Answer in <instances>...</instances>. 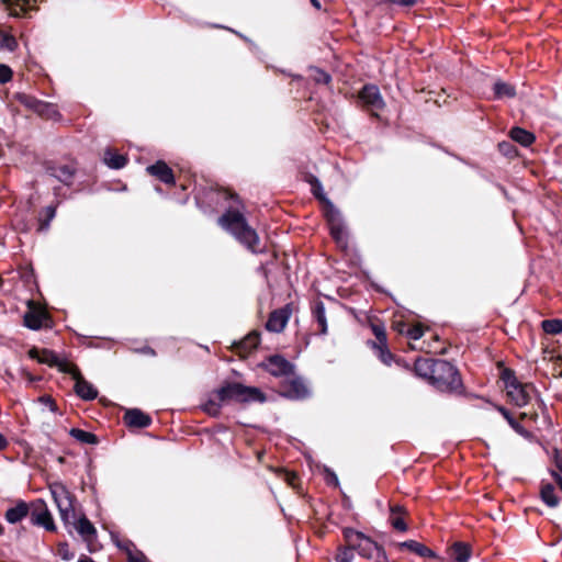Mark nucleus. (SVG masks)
<instances>
[{
    "label": "nucleus",
    "mask_w": 562,
    "mask_h": 562,
    "mask_svg": "<svg viewBox=\"0 0 562 562\" xmlns=\"http://www.w3.org/2000/svg\"><path fill=\"white\" fill-rule=\"evenodd\" d=\"M225 200H233V203L218 217V225L228 234H231L240 245H243L251 254H262L266 251L265 245L261 244L260 237L255 228H252L240 209L237 196L227 190L222 192Z\"/></svg>",
    "instance_id": "obj_1"
},
{
    "label": "nucleus",
    "mask_w": 562,
    "mask_h": 562,
    "mask_svg": "<svg viewBox=\"0 0 562 562\" xmlns=\"http://www.w3.org/2000/svg\"><path fill=\"white\" fill-rule=\"evenodd\" d=\"M267 397L256 386H246L239 382H224L218 389L210 393L202 409L210 416L216 417L221 413L222 405L228 402L236 403H263Z\"/></svg>",
    "instance_id": "obj_2"
},
{
    "label": "nucleus",
    "mask_w": 562,
    "mask_h": 562,
    "mask_svg": "<svg viewBox=\"0 0 562 562\" xmlns=\"http://www.w3.org/2000/svg\"><path fill=\"white\" fill-rule=\"evenodd\" d=\"M50 493L58 508L59 515L64 524H74L78 533L87 542H91L97 538V529L91 521L82 515L76 520L74 508V496L61 483L50 485Z\"/></svg>",
    "instance_id": "obj_3"
},
{
    "label": "nucleus",
    "mask_w": 562,
    "mask_h": 562,
    "mask_svg": "<svg viewBox=\"0 0 562 562\" xmlns=\"http://www.w3.org/2000/svg\"><path fill=\"white\" fill-rule=\"evenodd\" d=\"M346 543L358 552L364 559L374 562H387V555L384 549L364 533L351 528L344 530Z\"/></svg>",
    "instance_id": "obj_4"
},
{
    "label": "nucleus",
    "mask_w": 562,
    "mask_h": 562,
    "mask_svg": "<svg viewBox=\"0 0 562 562\" xmlns=\"http://www.w3.org/2000/svg\"><path fill=\"white\" fill-rule=\"evenodd\" d=\"M430 383L440 392L456 393L462 389L458 369L442 359H436Z\"/></svg>",
    "instance_id": "obj_5"
},
{
    "label": "nucleus",
    "mask_w": 562,
    "mask_h": 562,
    "mask_svg": "<svg viewBox=\"0 0 562 562\" xmlns=\"http://www.w3.org/2000/svg\"><path fill=\"white\" fill-rule=\"evenodd\" d=\"M503 379L507 395L516 406L521 407L530 402L535 392L532 385L520 383L512 371H505Z\"/></svg>",
    "instance_id": "obj_6"
},
{
    "label": "nucleus",
    "mask_w": 562,
    "mask_h": 562,
    "mask_svg": "<svg viewBox=\"0 0 562 562\" xmlns=\"http://www.w3.org/2000/svg\"><path fill=\"white\" fill-rule=\"evenodd\" d=\"M325 216L330 229V235L336 240V243L340 246L347 245V229L344 224L342 216L340 212L335 207V205L327 201V209H325Z\"/></svg>",
    "instance_id": "obj_7"
},
{
    "label": "nucleus",
    "mask_w": 562,
    "mask_h": 562,
    "mask_svg": "<svg viewBox=\"0 0 562 562\" xmlns=\"http://www.w3.org/2000/svg\"><path fill=\"white\" fill-rule=\"evenodd\" d=\"M16 98L25 108L34 111L45 119L56 120L60 116L57 106L53 103L38 100L35 97L25 93H19Z\"/></svg>",
    "instance_id": "obj_8"
},
{
    "label": "nucleus",
    "mask_w": 562,
    "mask_h": 562,
    "mask_svg": "<svg viewBox=\"0 0 562 562\" xmlns=\"http://www.w3.org/2000/svg\"><path fill=\"white\" fill-rule=\"evenodd\" d=\"M30 519L34 526L43 527L47 531L56 530L53 516L43 499H36L31 503Z\"/></svg>",
    "instance_id": "obj_9"
},
{
    "label": "nucleus",
    "mask_w": 562,
    "mask_h": 562,
    "mask_svg": "<svg viewBox=\"0 0 562 562\" xmlns=\"http://www.w3.org/2000/svg\"><path fill=\"white\" fill-rule=\"evenodd\" d=\"M266 371L273 376H290L294 373V364L283 356L273 355L268 357L261 364Z\"/></svg>",
    "instance_id": "obj_10"
},
{
    "label": "nucleus",
    "mask_w": 562,
    "mask_h": 562,
    "mask_svg": "<svg viewBox=\"0 0 562 562\" xmlns=\"http://www.w3.org/2000/svg\"><path fill=\"white\" fill-rule=\"evenodd\" d=\"M359 99L364 105L372 110H380L384 106L380 90L374 85H366L359 93Z\"/></svg>",
    "instance_id": "obj_11"
},
{
    "label": "nucleus",
    "mask_w": 562,
    "mask_h": 562,
    "mask_svg": "<svg viewBox=\"0 0 562 562\" xmlns=\"http://www.w3.org/2000/svg\"><path fill=\"white\" fill-rule=\"evenodd\" d=\"M283 395L291 400H304L311 395V392L302 378H293L285 385Z\"/></svg>",
    "instance_id": "obj_12"
},
{
    "label": "nucleus",
    "mask_w": 562,
    "mask_h": 562,
    "mask_svg": "<svg viewBox=\"0 0 562 562\" xmlns=\"http://www.w3.org/2000/svg\"><path fill=\"white\" fill-rule=\"evenodd\" d=\"M47 172L64 184L70 186L76 173V168L72 165H53L47 167Z\"/></svg>",
    "instance_id": "obj_13"
},
{
    "label": "nucleus",
    "mask_w": 562,
    "mask_h": 562,
    "mask_svg": "<svg viewBox=\"0 0 562 562\" xmlns=\"http://www.w3.org/2000/svg\"><path fill=\"white\" fill-rule=\"evenodd\" d=\"M290 317V312L286 308H280L271 312L266 328L272 333H280L284 329Z\"/></svg>",
    "instance_id": "obj_14"
},
{
    "label": "nucleus",
    "mask_w": 562,
    "mask_h": 562,
    "mask_svg": "<svg viewBox=\"0 0 562 562\" xmlns=\"http://www.w3.org/2000/svg\"><path fill=\"white\" fill-rule=\"evenodd\" d=\"M146 171L166 184L175 183V176L171 168L165 161H157L146 168Z\"/></svg>",
    "instance_id": "obj_15"
},
{
    "label": "nucleus",
    "mask_w": 562,
    "mask_h": 562,
    "mask_svg": "<svg viewBox=\"0 0 562 562\" xmlns=\"http://www.w3.org/2000/svg\"><path fill=\"white\" fill-rule=\"evenodd\" d=\"M124 420L126 425L137 428H146L151 424V418L138 408L127 409Z\"/></svg>",
    "instance_id": "obj_16"
},
{
    "label": "nucleus",
    "mask_w": 562,
    "mask_h": 562,
    "mask_svg": "<svg viewBox=\"0 0 562 562\" xmlns=\"http://www.w3.org/2000/svg\"><path fill=\"white\" fill-rule=\"evenodd\" d=\"M111 539L114 544L122 551L126 552L128 557V562L134 561V559H145L146 557L136 550L135 544L128 539H120L119 535L112 532Z\"/></svg>",
    "instance_id": "obj_17"
},
{
    "label": "nucleus",
    "mask_w": 562,
    "mask_h": 562,
    "mask_svg": "<svg viewBox=\"0 0 562 562\" xmlns=\"http://www.w3.org/2000/svg\"><path fill=\"white\" fill-rule=\"evenodd\" d=\"M31 505L24 501H19L14 507L7 509L4 518L9 524H16L22 521L30 515Z\"/></svg>",
    "instance_id": "obj_18"
},
{
    "label": "nucleus",
    "mask_w": 562,
    "mask_h": 562,
    "mask_svg": "<svg viewBox=\"0 0 562 562\" xmlns=\"http://www.w3.org/2000/svg\"><path fill=\"white\" fill-rule=\"evenodd\" d=\"M75 392L85 401H92L98 396V390L85 380L82 375L75 380Z\"/></svg>",
    "instance_id": "obj_19"
},
{
    "label": "nucleus",
    "mask_w": 562,
    "mask_h": 562,
    "mask_svg": "<svg viewBox=\"0 0 562 562\" xmlns=\"http://www.w3.org/2000/svg\"><path fill=\"white\" fill-rule=\"evenodd\" d=\"M29 356L32 359H36L41 363H46L50 367H56L58 363L59 357L52 350L43 349L38 350L36 348H32L29 351Z\"/></svg>",
    "instance_id": "obj_20"
},
{
    "label": "nucleus",
    "mask_w": 562,
    "mask_h": 562,
    "mask_svg": "<svg viewBox=\"0 0 562 562\" xmlns=\"http://www.w3.org/2000/svg\"><path fill=\"white\" fill-rule=\"evenodd\" d=\"M396 547L400 549V550H408L411 552H414L416 553L417 555L419 557H435V553L429 549L427 548L426 546H424L423 543L418 542V541H415V540H406V541H403V542H398L396 544Z\"/></svg>",
    "instance_id": "obj_21"
},
{
    "label": "nucleus",
    "mask_w": 562,
    "mask_h": 562,
    "mask_svg": "<svg viewBox=\"0 0 562 562\" xmlns=\"http://www.w3.org/2000/svg\"><path fill=\"white\" fill-rule=\"evenodd\" d=\"M312 315L319 327V334H327V319L325 314V305L322 301L317 300L312 305Z\"/></svg>",
    "instance_id": "obj_22"
},
{
    "label": "nucleus",
    "mask_w": 562,
    "mask_h": 562,
    "mask_svg": "<svg viewBox=\"0 0 562 562\" xmlns=\"http://www.w3.org/2000/svg\"><path fill=\"white\" fill-rule=\"evenodd\" d=\"M436 360L434 359H417L414 366L415 372L418 376L431 381L432 371L435 370Z\"/></svg>",
    "instance_id": "obj_23"
},
{
    "label": "nucleus",
    "mask_w": 562,
    "mask_h": 562,
    "mask_svg": "<svg viewBox=\"0 0 562 562\" xmlns=\"http://www.w3.org/2000/svg\"><path fill=\"white\" fill-rule=\"evenodd\" d=\"M403 515H404V509L402 506L400 505H394L391 507V515H390V524L392 525V527L398 531H406L407 530V525L403 518Z\"/></svg>",
    "instance_id": "obj_24"
},
{
    "label": "nucleus",
    "mask_w": 562,
    "mask_h": 562,
    "mask_svg": "<svg viewBox=\"0 0 562 562\" xmlns=\"http://www.w3.org/2000/svg\"><path fill=\"white\" fill-rule=\"evenodd\" d=\"M260 342L259 334L252 333L245 337L243 340L235 344V348L240 353H247L256 349Z\"/></svg>",
    "instance_id": "obj_25"
},
{
    "label": "nucleus",
    "mask_w": 562,
    "mask_h": 562,
    "mask_svg": "<svg viewBox=\"0 0 562 562\" xmlns=\"http://www.w3.org/2000/svg\"><path fill=\"white\" fill-rule=\"evenodd\" d=\"M104 162L109 168L117 170L125 167L127 158L124 155L108 149L104 154Z\"/></svg>",
    "instance_id": "obj_26"
},
{
    "label": "nucleus",
    "mask_w": 562,
    "mask_h": 562,
    "mask_svg": "<svg viewBox=\"0 0 562 562\" xmlns=\"http://www.w3.org/2000/svg\"><path fill=\"white\" fill-rule=\"evenodd\" d=\"M509 134L513 140L525 147L530 146L535 142V135L521 127L512 128Z\"/></svg>",
    "instance_id": "obj_27"
},
{
    "label": "nucleus",
    "mask_w": 562,
    "mask_h": 562,
    "mask_svg": "<svg viewBox=\"0 0 562 562\" xmlns=\"http://www.w3.org/2000/svg\"><path fill=\"white\" fill-rule=\"evenodd\" d=\"M451 557L456 562H468L471 557V549L463 542H456L451 547Z\"/></svg>",
    "instance_id": "obj_28"
},
{
    "label": "nucleus",
    "mask_w": 562,
    "mask_h": 562,
    "mask_svg": "<svg viewBox=\"0 0 562 562\" xmlns=\"http://www.w3.org/2000/svg\"><path fill=\"white\" fill-rule=\"evenodd\" d=\"M493 91L495 99L514 98L516 95L515 88L504 81H496L493 85Z\"/></svg>",
    "instance_id": "obj_29"
},
{
    "label": "nucleus",
    "mask_w": 562,
    "mask_h": 562,
    "mask_svg": "<svg viewBox=\"0 0 562 562\" xmlns=\"http://www.w3.org/2000/svg\"><path fill=\"white\" fill-rule=\"evenodd\" d=\"M307 182L311 184V190L313 195L324 203L325 209H327V201H329L323 190V186L321 181L313 175H308L306 178Z\"/></svg>",
    "instance_id": "obj_30"
},
{
    "label": "nucleus",
    "mask_w": 562,
    "mask_h": 562,
    "mask_svg": "<svg viewBox=\"0 0 562 562\" xmlns=\"http://www.w3.org/2000/svg\"><path fill=\"white\" fill-rule=\"evenodd\" d=\"M69 435L74 439H76L77 441H79L81 443L97 445L99 441L98 437L94 434L79 429V428H71L69 430Z\"/></svg>",
    "instance_id": "obj_31"
},
{
    "label": "nucleus",
    "mask_w": 562,
    "mask_h": 562,
    "mask_svg": "<svg viewBox=\"0 0 562 562\" xmlns=\"http://www.w3.org/2000/svg\"><path fill=\"white\" fill-rule=\"evenodd\" d=\"M496 409L503 415V417L507 420L509 426L519 435L524 437H528L529 432L522 427L506 409L504 406H496Z\"/></svg>",
    "instance_id": "obj_32"
},
{
    "label": "nucleus",
    "mask_w": 562,
    "mask_h": 562,
    "mask_svg": "<svg viewBox=\"0 0 562 562\" xmlns=\"http://www.w3.org/2000/svg\"><path fill=\"white\" fill-rule=\"evenodd\" d=\"M44 314L37 312H27L24 315V325L33 330H37L43 326Z\"/></svg>",
    "instance_id": "obj_33"
},
{
    "label": "nucleus",
    "mask_w": 562,
    "mask_h": 562,
    "mask_svg": "<svg viewBox=\"0 0 562 562\" xmlns=\"http://www.w3.org/2000/svg\"><path fill=\"white\" fill-rule=\"evenodd\" d=\"M541 499L550 507H555L559 504V497L555 495L554 486L546 484L541 488Z\"/></svg>",
    "instance_id": "obj_34"
},
{
    "label": "nucleus",
    "mask_w": 562,
    "mask_h": 562,
    "mask_svg": "<svg viewBox=\"0 0 562 562\" xmlns=\"http://www.w3.org/2000/svg\"><path fill=\"white\" fill-rule=\"evenodd\" d=\"M541 328L549 335L562 334V319H544L541 322Z\"/></svg>",
    "instance_id": "obj_35"
},
{
    "label": "nucleus",
    "mask_w": 562,
    "mask_h": 562,
    "mask_svg": "<svg viewBox=\"0 0 562 562\" xmlns=\"http://www.w3.org/2000/svg\"><path fill=\"white\" fill-rule=\"evenodd\" d=\"M56 367L59 369V371L71 375V378L74 380H76L77 378H79L81 375L80 370L77 368V366H75L71 362H68L65 359L59 358Z\"/></svg>",
    "instance_id": "obj_36"
},
{
    "label": "nucleus",
    "mask_w": 562,
    "mask_h": 562,
    "mask_svg": "<svg viewBox=\"0 0 562 562\" xmlns=\"http://www.w3.org/2000/svg\"><path fill=\"white\" fill-rule=\"evenodd\" d=\"M18 42L13 35L0 31V49L13 52Z\"/></svg>",
    "instance_id": "obj_37"
},
{
    "label": "nucleus",
    "mask_w": 562,
    "mask_h": 562,
    "mask_svg": "<svg viewBox=\"0 0 562 562\" xmlns=\"http://www.w3.org/2000/svg\"><path fill=\"white\" fill-rule=\"evenodd\" d=\"M355 548H351L348 543L344 548H339L337 551V554L335 557V560L337 562H352L355 558Z\"/></svg>",
    "instance_id": "obj_38"
},
{
    "label": "nucleus",
    "mask_w": 562,
    "mask_h": 562,
    "mask_svg": "<svg viewBox=\"0 0 562 562\" xmlns=\"http://www.w3.org/2000/svg\"><path fill=\"white\" fill-rule=\"evenodd\" d=\"M311 71V76L316 83L328 85L331 80L330 75L319 68H312Z\"/></svg>",
    "instance_id": "obj_39"
},
{
    "label": "nucleus",
    "mask_w": 562,
    "mask_h": 562,
    "mask_svg": "<svg viewBox=\"0 0 562 562\" xmlns=\"http://www.w3.org/2000/svg\"><path fill=\"white\" fill-rule=\"evenodd\" d=\"M374 348L378 349V357L379 359L386 366H390L393 360V355L387 349V346H378L375 342L373 344Z\"/></svg>",
    "instance_id": "obj_40"
},
{
    "label": "nucleus",
    "mask_w": 562,
    "mask_h": 562,
    "mask_svg": "<svg viewBox=\"0 0 562 562\" xmlns=\"http://www.w3.org/2000/svg\"><path fill=\"white\" fill-rule=\"evenodd\" d=\"M46 220L40 222V231H47L50 225V221L56 215V206L48 205L45 207Z\"/></svg>",
    "instance_id": "obj_41"
},
{
    "label": "nucleus",
    "mask_w": 562,
    "mask_h": 562,
    "mask_svg": "<svg viewBox=\"0 0 562 562\" xmlns=\"http://www.w3.org/2000/svg\"><path fill=\"white\" fill-rule=\"evenodd\" d=\"M406 336L409 338V339H413V340H418L423 334H424V329L422 327L420 324H416L409 328H407V330L405 331Z\"/></svg>",
    "instance_id": "obj_42"
},
{
    "label": "nucleus",
    "mask_w": 562,
    "mask_h": 562,
    "mask_svg": "<svg viewBox=\"0 0 562 562\" xmlns=\"http://www.w3.org/2000/svg\"><path fill=\"white\" fill-rule=\"evenodd\" d=\"M58 554L65 561H70L75 557L74 552L69 550V546L67 542H60L58 544Z\"/></svg>",
    "instance_id": "obj_43"
},
{
    "label": "nucleus",
    "mask_w": 562,
    "mask_h": 562,
    "mask_svg": "<svg viewBox=\"0 0 562 562\" xmlns=\"http://www.w3.org/2000/svg\"><path fill=\"white\" fill-rule=\"evenodd\" d=\"M372 329H373L374 336H375V338H376V340H378V344H376V345H378V346H384V347H385V345H386V342H387V339H386V334H385L384 328H383V327H380V326L374 325V326L372 327Z\"/></svg>",
    "instance_id": "obj_44"
},
{
    "label": "nucleus",
    "mask_w": 562,
    "mask_h": 562,
    "mask_svg": "<svg viewBox=\"0 0 562 562\" xmlns=\"http://www.w3.org/2000/svg\"><path fill=\"white\" fill-rule=\"evenodd\" d=\"M12 78V70L9 66L0 64V83H7Z\"/></svg>",
    "instance_id": "obj_45"
},
{
    "label": "nucleus",
    "mask_w": 562,
    "mask_h": 562,
    "mask_svg": "<svg viewBox=\"0 0 562 562\" xmlns=\"http://www.w3.org/2000/svg\"><path fill=\"white\" fill-rule=\"evenodd\" d=\"M418 0H385L389 4L397 5V7H406L411 8L417 3Z\"/></svg>",
    "instance_id": "obj_46"
},
{
    "label": "nucleus",
    "mask_w": 562,
    "mask_h": 562,
    "mask_svg": "<svg viewBox=\"0 0 562 562\" xmlns=\"http://www.w3.org/2000/svg\"><path fill=\"white\" fill-rule=\"evenodd\" d=\"M40 401L45 404L52 412H57V405L50 396H42Z\"/></svg>",
    "instance_id": "obj_47"
},
{
    "label": "nucleus",
    "mask_w": 562,
    "mask_h": 562,
    "mask_svg": "<svg viewBox=\"0 0 562 562\" xmlns=\"http://www.w3.org/2000/svg\"><path fill=\"white\" fill-rule=\"evenodd\" d=\"M498 147L504 155L509 156L512 154L513 145L509 142L499 143Z\"/></svg>",
    "instance_id": "obj_48"
},
{
    "label": "nucleus",
    "mask_w": 562,
    "mask_h": 562,
    "mask_svg": "<svg viewBox=\"0 0 562 562\" xmlns=\"http://www.w3.org/2000/svg\"><path fill=\"white\" fill-rule=\"evenodd\" d=\"M139 352L151 357L156 356V351L149 346L143 347L142 349H139Z\"/></svg>",
    "instance_id": "obj_49"
},
{
    "label": "nucleus",
    "mask_w": 562,
    "mask_h": 562,
    "mask_svg": "<svg viewBox=\"0 0 562 562\" xmlns=\"http://www.w3.org/2000/svg\"><path fill=\"white\" fill-rule=\"evenodd\" d=\"M7 446H8V440L5 439V437L3 435L0 434V451L5 449Z\"/></svg>",
    "instance_id": "obj_50"
},
{
    "label": "nucleus",
    "mask_w": 562,
    "mask_h": 562,
    "mask_svg": "<svg viewBox=\"0 0 562 562\" xmlns=\"http://www.w3.org/2000/svg\"><path fill=\"white\" fill-rule=\"evenodd\" d=\"M405 326H406V325H405L404 323H397V324H395V328H396V330H397V331H400L401 334L405 333V331H404Z\"/></svg>",
    "instance_id": "obj_51"
},
{
    "label": "nucleus",
    "mask_w": 562,
    "mask_h": 562,
    "mask_svg": "<svg viewBox=\"0 0 562 562\" xmlns=\"http://www.w3.org/2000/svg\"><path fill=\"white\" fill-rule=\"evenodd\" d=\"M329 482H334L335 484H338V479H337L335 473H330V481Z\"/></svg>",
    "instance_id": "obj_52"
},
{
    "label": "nucleus",
    "mask_w": 562,
    "mask_h": 562,
    "mask_svg": "<svg viewBox=\"0 0 562 562\" xmlns=\"http://www.w3.org/2000/svg\"><path fill=\"white\" fill-rule=\"evenodd\" d=\"M311 2L316 9H321V3L318 0H311Z\"/></svg>",
    "instance_id": "obj_53"
},
{
    "label": "nucleus",
    "mask_w": 562,
    "mask_h": 562,
    "mask_svg": "<svg viewBox=\"0 0 562 562\" xmlns=\"http://www.w3.org/2000/svg\"><path fill=\"white\" fill-rule=\"evenodd\" d=\"M132 562H148V560H147V558L140 559V560L139 559H134V561H132Z\"/></svg>",
    "instance_id": "obj_54"
},
{
    "label": "nucleus",
    "mask_w": 562,
    "mask_h": 562,
    "mask_svg": "<svg viewBox=\"0 0 562 562\" xmlns=\"http://www.w3.org/2000/svg\"><path fill=\"white\" fill-rule=\"evenodd\" d=\"M557 467H558L559 471L562 473V462H558Z\"/></svg>",
    "instance_id": "obj_55"
},
{
    "label": "nucleus",
    "mask_w": 562,
    "mask_h": 562,
    "mask_svg": "<svg viewBox=\"0 0 562 562\" xmlns=\"http://www.w3.org/2000/svg\"><path fill=\"white\" fill-rule=\"evenodd\" d=\"M4 529L2 527V525L0 524V536L3 533Z\"/></svg>",
    "instance_id": "obj_56"
},
{
    "label": "nucleus",
    "mask_w": 562,
    "mask_h": 562,
    "mask_svg": "<svg viewBox=\"0 0 562 562\" xmlns=\"http://www.w3.org/2000/svg\"><path fill=\"white\" fill-rule=\"evenodd\" d=\"M235 34H237L239 37H243V34L238 33V31H235Z\"/></svg>",
    "instance_id": "obj_57"
},
{
    "label": "nucleus",
    "mask_w": 562,
    "mask_h": 562,
    "mask_svg": "<svg viewBox=\"0 0 562 562\" xmlns=\"http://www.w3.org/2000/svg\"><path fill=\"white\" fill-rule=\"evenodd\" d=\"M235 34H237L239 37H243V34L238 33V31H235Z\"/></svg>",
    "instance_id": "obj_58"
},
{
    "label": "nucleus",
    "mask_w": 562,
    "mask_h": 562,
    "mask_svg": "<svg viewBox=\"0 0 562 562\" xmlns=\"http://www.w3.org/2000/svg\"><path fill=\"white\" fill-rule=\"evenodd\" d=\"M235 34H237L239 37H243V34L238 33V31H235Z\"/></svg>",
    "instance_id": "obj_59"
},
{
    "label": "nucleus",
    "mask_w": 562,
    "mask_h": 562,
    "mask_svg": "<svg viewBox=\"0 0 562 562\" xmlns=\"http://www.w3.org/2000/svg\"><path fill=\"white\" fill-rule=\"evenodd\" d=\"M526 416H527V414H526V413H522V414H521V418H525Z\"/></svg>",
    "instance_id": "obj_60"
}]
</instances>
